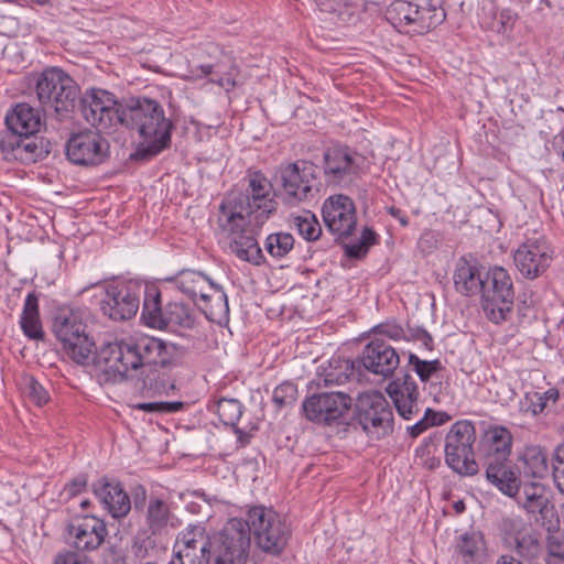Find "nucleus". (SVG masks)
<instances>
[{"label":"nucleus","mask_w":564,"mask_h":564,"mask_svg":"<svg viewBox=\"0 0 564 564\" xmlns=\"http://www.w3.org/2000/svg\"><path fill=\"white\" fill-rule=\"evenodd\" d=\"M417 339L422 341V344L427 348H433V338L432 336L424 329H422L417 336Z\"/></svg>","instance_id":"0e129e2a"},{"label":"nucleus","mask_w":564,"mask_h":564,"mask_svg":"<svg viewBox=\"0 0 564 564\" xmlns=\"http://www.w3.org/2000/svg\"><path fill=\"white\" fill-rule=\"evenodd\" d=\"M390 216H393L399 219L400 224L405 227L409 224L408 218L401 213L400 209L394 207H390Z\"/></svg>","instance_id":"338daca9"},{"label":"nucleus","mask_w":564,"mask_h":564,"mask_svg":"<svg viewBox=\"0 0 564 564\" xmlns=\"http://www.w3.org/2000/svg\"><path fill=\"white\" fill-rule=\"evenodd\" d=\"M553 249L544 235H534L514 251L513 260L519 272L527 279L540 276L551 265Z\"/></svg>","instance_id":"f3484780"},{"label":"nucleus","mask_w":564,"mask_h":564,"mask_svg":"<svg viewBox=\"0 0 564 564\" xmlns=\"http://www.w3.org/2000/svg\"><path fill=\"white\" fill-rule=\"evenodd\" d=\"M170 281L174 283L175 288H177L184 294L188 295L194 301H196L197 296L200 299L202 295L213 284V282L209 281L207 276L194 270L181 271Z\"/></svg>","instance_id":"e433bc0d"},{"label":"nucleus","mask_w":564,"mask_h":564,"mask_svg":"<svg viewBox=\"0 0 564 564\" xmlns=\"http://www.w3.org/2000/svg\"><path fill=\"white\" fill-rule=\"evenodd\" d=\"M484 465L486 466L487 480L506 496L516 498L522 486L509 458L497 460V458L491 457Z\"/></svg>","instance_id":"bb28decb"},{"label":"nucleus","mask_w":564,"mask_h":564,"mask_svg":"<svg viewBox=\"0 0 564 564\" xmlns=\"http://www.w3.org/2000/svg\"><path fill=\"white\" fill-rule=\"evenodd\" d=\"M415 17H417V4L406 0H394L390 3V25L398 32L414 33Z\"/></svg>","instance_id":"f704fd0d"},{"label":"nucleus","mask_w":564,"mask_h":564,"mask_svg":"<svg viewBox=\"0 0 564 564\" xmlns=\"http://www.w3.org/2000/svg\"><path fill=\"white\" fill-rule=\"evenodd\" d=\"M171 506L162 498L151 496L145 512V523L152 534L163 533L169 525L175 527Z\"/></svg>","instance_id":"2f4dec72"},{"label":"nucleus","mask_w":564,"mask_h":564,"mask_svg":"<svg viewBox=\"0 0 564 564\" xmlns=\"http://www.w3.org/2000/svg\"><path fill=\"white\" fill-rule=\"evenodd\" d=\"M199 307L210 321L224 317L229 312L227 295L224 290L214 283L199 299Z\"/></svg>","instance_id":"4c0bfd02"},{"label":"nucleus","mask_w":564,"mask_h":564,"mask_svg":"<svg viewBox=\"0 0 564 564\" xmlns=\"http://www.w3.org/2000/svg\"><path fill=\"white\" fill-rule=\"evenodd\" d=\"M23 391L32 402L40 406L45 404L50 399L47 391L33 377L26 378L24 380Z\"/></svg>","instance_id":"3c124183"},{"label":"nucleus","mask_w":564,"mask_h":564,"mask_svg":"<svg viewBox=\"0 0 564 564\" xmlns=\"http://www.w3.org/2000/svg\"><path fill=\"white\" fill-rule=\"evenodd\" d=\"M15 160L23 163L35 162L41 155V148L31 135H21Z\"/></svg>","instance_id":"de8ad7c7"},{"label":"nucleus","mask_w":564,"mask_h":564,"mask_svg":"<svg viewBox=\"0 0 564 564\" xmlns=\"http://www.w3.org/2000/svg\"><path fill=\"white\" fill-rule=\"evenodd\" d=\"M485 272L484 267L476 259L460 257L455 264L453 274L455 290L465 296L480 294Z\"/></svg>","instance_id":"a878e982"},{"label":"nucleus","mask_w":564,"mask_h":564,"mask_svg":"<svg viewBox=\"0 0 564 564\" xmlns=\"http://www.w3.org/2000/svg\"><path fill=\"white\" fill-rule=\"evenodd\" d=\"M476 427L470 420L456 421L445 436V463L460 476H475L479 466L475 458Z\"/></svg>","instance_id":"0eeeda50"},{"label":"nucleus","mask_w":564,"mask_h":564,"mask_svg":"<svg viewBox=\"0 0 564 564\" xmlns=\"http://www.w3.org/2000/svg\"><path fill=\"white\" fill-rule=\"evenodd\" d=\"M560 393L556 388H550L545 392H528L525 393V412L538 415L544 411L549 401L555 403L558 400Z\"/></svg>","instance_id":"a18cd8bd"},{"label":"nucleus","mask_w":564,"mask_h":564,"mask_svg":"<svg viewBox=\"0 0 564 564\" xmlns=\"http://www.w3.org/2000/svg\"><path fill=\"white\" fill-rule=\"evenodd\" d=\"M189 78L198 79L209 77V82L232 90L237 86V77L240 73L235 56L228 52H221L219 58L213 64H202L197 69H191Z\"/></svg>","instance_id":"4be33fe9"},{"label":"nucleus","mask_w":564,"mask_h":564,"mask_svg":"<svg viewBox=\"0 0 564 564\" xmlns=\"http://www.w3.org/2000/svg\"><path fill=\"white\" fill-rule=\"evenodd\" d=\"M20 323L25 336L36 340L43 339L44 332L40 319L39 299L34 292L29 293L25 299Z\"/></svg>","instance_id":"58836bf2"},{"label":"nucleus","mask_w":564,"mask_h":564,"mask_svg":"<svg viewBox=\"0 0 564 564\" xmlns=\"http://www.w3.org/2000/svg\"><path fill=\"white\" fill-rule=\"evenodd\" d=\"M294 246V238L288 232L271 234L267 237L265 249L274 258H283Z\"/></svg>","instance_id":"49530a36"},{"label":"nucleus","mask_w":564,"mask_h":564,"mask_svg":"<svg viewBox=\"0 0 564 564\" xmlns=\"http://www.w3.org/2000/svg\"><path fill=\"white\" fill-rule=\"evenodd\" d=\"M431 427L443 425L452 420V416L445 411H435L427 408L424 412Z\"/></svg>","instance_id":"052dcab7"},{"label":"nucleus","mask_w":564,"mask_h":564,"mask_svg":"<svg viewBox=\"0 0 564 564\" xmlns=\"http://www.w3.org/2000/svg\"><path fill=\"white\" fill-rule=\"evenodd\" d=\"M67 531L72 544L79 551H94L98 549L107 535L105 522L93 516L75 519L68 525Z\"/></svg>","instance_id":"5701e85b"},{"label":"nucleus","mask_w":564,"mask_h":564,"mask_svg":"<svg viewBox=\"0 0 564 564\" xmlns=\"http://www.w3.org/2000/svg\"><path fill=\"white\" fill-rule=\"evenodd\" d=\"M53 333L62 344L64 352L76 364L86 365L91 359L94 340L87 334V326L74 311H59L53 319Z\"/></svg>","instance_id":"6e6552de"},{"label":"nucleus","mask_w":564,"mask_h":564,"mask_svg":"<svg viewBox=\"0 0 564 564\" xmlns=\"http://www.w3.org/2000/svg\"><path fill=\"white\" fill-rule=\"evenodd\" d=\"M516 500L535 525L545 529L547 532H555L560 529V518L552 501L551 492L541 482L523 484L522 489L516 496Z\"/></svg>","instance_id":"f8f14e48"},{"label":"nucleus","mask_w":564,"mask_h":564,"mask_svg":"<svg viewBox=\"0 0 564 564\" xmlns=\"http://www.w3.org/2000/svg\"><path fill=\"white\" fill-rule=\"evenodd\" d=\"M123 126L137 130L143 139L139 149L141 158H151L166 149L171 143L173 123L164 115L162 106L153 99L138 98L124 106Z\"/></svg>","instance_id":"f03ea898"},{"label":"nucleus","mask_w":564,"mask_h":564,"mask_svg":"<svg viewBox=\"0 0 564 564\" xmlns=\"http://www.w3.org/2000/svg\"><path fill=\"white\" fill-rule=\"evenodd\" d=\"M505 525L512 531L516 551L520 556L528 558L536 555L540 550L539 541L521 519H508Z\"/></svg>","instance_id":"72a5a7b5"},{"label":"nucleus","mask_w":564,"mask_h":564,"mask_svg":"<svg viewBox=\"0 0 564 564\" xmlns=\"http://www.w3.org/2000/svg\"><path fill=\"white\" fill-rule=\"evenodd\" d=\"M213 539L202 523L191 524L178 533L171 564H209Z\"/></svg>","instance_id":"2eb2a0df"},{"label":"nucleus","mask_w":564,"mask_h":564,"mask_svg":"<svg viewBox=\"0 0 564 564\" xmlns=\"http://www.w3.org/2000/svg\"><path fill=\"white\" fill-rule=\"evenodd\" d=\"M109 154V143L101 132L86 129L74 133L66 143V156L83 166H96L105 162Z\"/></svg>","instance_id":"a211bd4d"},{"label":"nucleus","mask_w":564,"mask_h":564,"mask_svg":"<svg viewBox=\"0 0 564 564\" xmlns=\"http://www.w3.org/2000/svg\"><path fill=\"white\" fill-rule=\"evenodd\" d=\"M485 550L484 536L477 531L465 532L459 536L456 544V553L465 564L479 562L484 556Z\"/></svg>","instance_id":"ea45409f"},{"label":"nucleus","mask_w":564,"mask_h":564,"mask_svg":"<svg viewBox=\"0 0 564 564\" xmlns=\"http://www.w3.org/2000/svg\"><path fill=\"white\" fill-rule=\"evenodd\" d=\"M325 174L334 182L348 183L359 172L364 158L348 148L329 149L325 155Z\"/></svg>","instance_id":"b1692460"},{"label":"nucleus","mask_w":564,"mask_h":564,"mask_svg":"<svg viewBox=\"0 0 564 564\" xmlns=\"http://www.w3.org/2000/svg\"><path fill=\"white\" fill-rule=\"evenodd\" d=\"M356 360L360 368L380 377V381H384L388 378V335L376 334L366 345L361 357Z\"/></svg>","instance_id":"cd10ccee"},{"label":"nucleus","mask_w":564,"mask_h":564,"mask_svg":"<svg viewBox=\"0 0 564 564\" xmlns=\"http://www.w3.org/2000/svg\"><path fill=\"white\" fill-rule=\"evenodd\" d=\"M219 420L228 426L235 427L242 415V404L237 399H219L215 404Z\"/></svg>","instance_id":"c03bdc74"},{"label":"nucleus","mask_w":564,"mask_h":564,"mask_svg":"<svg viewBox=\"0 0 564 564\" xmlns=\"http://www.w3.org/2000/svg\"><path fill=\"white\" fill-rule=\"evenodd\" d=\"M229 202L225 206H219L217 214V226L220 232L230 239V251L240 260L260 264L263 261V254L256 238L253 224H250L247 216L238 214L236 203Z\"/></svg>","instance_id":"39448f33"},{"label":"nucleus","mask_w":564,"mask_h":564,"mask_svg":"<svg viewBox=\"0 0 564 564\" xmlns=\"http://www.w3.org/2000/svg\"><path fill=\"white\" fill-rule=\"evenodd\" d=\"M184 406L183 402H142L133 404L132 408L150 413H175L182 410Z\"/></svg>","instance_id":"603ef678"},{"label":"nucleus","mask_w":564,"mask_h":564,"mask_svg":"<svg viewBox=\"0 0 564 564\" xmlns=\"http://www.w3.org/2000/svg\"><path fill=\"white\" fill-rule=\"evenodd\" d=\"M123 108L111 93L104 89H90L79 101L83 118L99 132H109L118 124L123 126Z\"/></svg>","instance_id":"ddd939ff"},{"label":"nucleus","mask_w":564,"mask_h":564,"mask_svg":"<svg viewBox=\"0 0 564 564\" xmlns=\"http://www.w3.org/2000/svg\"><path fill=\"white\" fill-rule=\"evenodd\" d=\"M512 440V434L507 427L500 425L490 426L482 438L485 462H489L491 457L497 458V460L509 458Z\"/></svg>","instance_id":"7c9ffc66"},{"label":"nucleus","mask_w":564,"mask_h":564,"mask_svg":"<svg viewBox=\"0 0 564 564\" xmlns=\"http://www.w3.org/2000/svg\"><path fill=\"white\" fill-rule=\"evenodd\" d=\"M21 135L9 129V131L0 137V151L7 159L15 160V150L19 148Z\"/></svg>","instance_id":"6e6d98bb"},{"label":"nucleus","mask_w":564,"mask_h":564,"mask_svg":"<svg viewBox=\"0 0 564 564\" xmlns=\"http://www.w3.org/2000/svg\"><path fill=\"white\" fill-rule=\"evenodd\" d=\"M215 564H246L249 558L251 535L243 519H229L215 535Z\"/></svg>","instance_id":"9b49d317"},{"label":"nucleus","mask_w":564,"mask_h":564,"mask_svg":"<svg viewBox=\"0 0 564 564\" xmlns=\"http://www.w3.org/2000/svg\"><path fill=\"white\" fill-rule=\"evenodd\" d=\"M376 234L371 229H364L361 239L358 242L346 245V254L359 259L364 257L371 245L375 243Z\"/></svg>","instance_id":"09e8293b"},{"label":"nucleus","mask_w":564,"mask_h":564,"mask_svg":"<svg viewBox=\"0 0 564 564\" xmlns=\"http://www.w3.org/2000/svg\"><path fill=\"white\" fill-rule=\"evenodd\" d=\"M37 100L45 115L57 121L72 118L79 96L74 79L58 67L45 68L35 82Z\"/></svg>","instance_id":"7ed1b4c3"},{"label":"nucleus","mask_w":564,"mask_h":564,"mask_svg":"<svg viewBox=\"0 0 564 564\" xmlns=\"http://www.w3.org/2000/svg\"><path fill=\"white\" fill-rule=\"evenodd\" d=\"M496 564H523V562H521L520 560L516 558L514 556L512 555H501Z\"/></svg>","instance_id":"69168bd1"},{"label":"nucleus","mask_w":564,"mask_h":564,"mask_svg":"<svg viewBox=\"0 0 564 564\" xmlns=\"http://www.w3.org/2000/svg\"><path fill=\"white\" fill-rule=\"evenodd\" d=\"M524 473L534 478H542L549 471L547 456L539 446L525 448L523 454Z\"/></svg>","instance_id":"79ce46f5"},{"label":"nucleus","mask_w":564,"mask_h":564,"mask_svg":"<svg viewBox=\"0 0 564 564\" xmlns=\"http://www.w3.org/2000/svg\"><path fill=\"white\" fill-rule=\"evenodd\" d=\"M297 395V388L292 382H283L273 391L272 400L278 408L291 405Z\"/></svg>","instance_id":"8fccbe9b"},{"label":"nucleus","mask_w":564,"mask_h":564,"mask_svg":"<svg viewBox=\"0 0 564 564\" xmlns=\"http://www.w3.org/2000/svg\"><path fill=\"white\" fill-rule=\"evenodd\" d=\"M351 403L352 399L344 392H323L306 398L302 408L307 420L332 425L344 421Z\"/></svg>","instance_id":"dca6fc26"},{"label":"nucleus","mask_w":564,"mask_h":564,"mask_svg":"<svg viewBox=\"0 0 564 564\" xmlns=\"http://www.w3.org/2000/svg\"><path fill=\"white\" fill-rule=\"evenodd\" d=\"M53 564H93L84 554L75 551H63L57 553Z\"/></svg>","instance_id":"4d7b16f0"},{"label":"nucleus","mask_w":564,"mask_h":564,"mask_svg":"<svg viewBox=\"0 0 564 564\" xmlns=\"http://www.w3.org/2000/svg\"><path fill=\"white\" fill-rule=\"evenodd\" d=\"M316 165L299 160L281 165L278 170L282 193L290 204H299L314 196L317 188Z\"/></svg>","instance_id":"4468645a"},{"label":"nucleus","mask_w":564,"mask_h":564,"mask_svg":"<svg viewBox=\"0 0 564 564\" xmlns=\"http://www.w3.org/2000/svg\"><path fill=\"white\" fill-rule=\"evenodd\" d=\"M362 376L357 360L333 358L329 368L325 372L324 381L326 386H340L352 380L360 382Z\"/></svg>","instance_id":"473e14b6"},{"label":"nucleus","mask_w":564,"mask_h":564,"mask_svg":"<svg viewBox=\"0 0 564 564\" xmlns=\"http://www.w3.org/2000/svg\"><path fill=\"white\" fill-rule=\"evenodd\" d=\"M387 401L379 391L359 393L356 402V411L359 423L366 432L383 429L387 412Z\"/></svg>","instance_id":"393cba45"},{"label":"nucleus","mask_w":564,"mask_h":564,"mask_svg":"<svg viewBox=\"0 0 564 564\" xmlns=\"http://www.w3.org/2000/svg\"><path fill=\"white\" fill-rule=\"evenodd\" d=\"M139 288L120 282L106 288L100 310L110 319L121 322L132 318L139 310Z\"/></svg>","instance_id":"6ab92c4d"},{"label":"nucleus","mask_w":564,"mask_h":564,"mask_svg":"<svg viewBox=\"0 0 564 564\" xmlns=\"http://www.w3.org/2000/svg\"><path fill=\"white\" fill-rule=\"evenodd\" d=\"M417 397V386L410 373L390 371V399L402 419L412 420L420 412Z\"/></svg>","instance_id":"412c9836"},{"label":"nucleus","mask_w":564,"mask_h":564,"mask_svg":"<svg viewBox=\"0 0 564 564\" xmlns=\"http://www.w3.org/2000/svg\"><path fill=\"white\" fill-rule=\"evenodd\" d=\"M547 550L550 555L564 560V536L552 535L547 541Z\"/></svg>","instance_id":"680f3d73"},{"label":"nucleus","mask_w":564,"mask_h":564,"mask_svg":"<svg viewBox=\"0 0 564 564\" xmlns=\"http://www.w3.org/2000/svg\"><path fill=\"white\" fill-rule=\"evenodd\" d=\"M142 318L151 327L175 333L192 329L196 323L193 308L182 302H170L162 308L161 293L155 289L145 293Z\"/></svg>","instance_id":"9d476101"},{"label":"nucleus","mask_w":564,"mask_h":564,"mask_svg":"<svg viewBox=\"0 0 564 564\" xmlns=\"http://www.w3.org/2000/svg\"><path fill=\"white\" fill-rule=\"evenodd\" d=\"M292 227L306 240H316L322 234V228L315 215L308 210L301 215L293 216L291 219Z\"/></svg>","instance_id":"37998d69"},{"label":"nucleus","mask_w":564,"mask_h":564,"mask_svg":"<svg viewBox=\"0 0 564 564\" xmlns=\"http://www.w3.org/2000/svg\"><path fill=\"white\" fill-rule=\"evenodd\" d=\"M409 364L413 366L422 381H427L432 377L433 373L426 366V360H421L417 356L410 354Z\"/></svg>","instance_id":"bf43d9fd"},{"label":"nucleus","mask_w":564,"mask_h":564,"mask_svg":"<svg viewBox=\"0 0 564 564\" xmlns=\"http://www.w3.org/2000/svg\"><path fill=\"white\" fill-rule=\"evenodd\" d=\"M552 474L556 488L564 495V443L558 445L554 451Z\"/></svg>","instance_id":"864d4df0"},{"label":"nucleus","mask_w":564,"mask_h":564,"mask_svg":"<svg viewBox=\"0 0 564 564\" xmlns=\"http://www.w3.org/2000/svg\"><path fill=\"white\" fill-rule=\"evenodd\" d=\"M431 425L425 415L417 420L413 425L406 426V432L412 438H416L423 434Z\"/></svg>","instance_id":"e2e57ef3"},{"label":"nucleus","mask_w":564,"mask_h":564,"mask_svg":"<svg viewBox=\"0 0 564 564\" xmlns=\"http://www.w3.org/2000/svg\"><path fill=\"white\" fill-rule=\"evenodd\" d=\"M322 214L326 227L339 238L350 236L356 228V208L348 196H330L325 200Z\"/></svg>","instance_id":"aec40b11"},{"label":"nucleus","mask_w":564,"mask_h":564,"mask_svg":"<svg viewBox=\"0 0 564 564\" xmlns=\"http://www.w3.org/2000/svg\"><path fill=\"white\" fill-rule=\"evenodd\" d=\"M556 151L562 156L564 161V134H562L558 139L555 141Z\"/></svg>","instance_id":"774afa93"},{"label":"nucleus","mask_w":564,"mask_h":564,"mask_svg":"<svg viewBox=\"0 0 564 564\" xmlns=\"http://www.w3.org/2000/svg\"><path fill=\"white\" fill-rule=\"evenodd\" d=\"M415 18L414 33L424 34L442 24L446 19V12L440 3L430 0L426 7L417 6V17Z\"/></svg>","instance_id":"a19ab883"},{"label":"nucleus","mask_w":564,"mask_h":564,"mask_svg":"<svg viewBox=\"0 0 564 564\" xmlns=\"http://www.w3.org/2000/svg\"><path fill=\"white\" fill-rule=\"evenodd\" d=\"M174 355V345L160 338L140 336L104 345L96 351L94 365L105 382H120L130 371L141 367L172 365Z\"/></svg>","instance_id":"f257e3e1"},{"label":"nucleus","mask_w":564,"mask_h":564,"mask_svg":"<svg viewBox=\"0 0 564 564\" xmlns=\"http://www.w3.org/2000/svg\"><path fill=\"white\" fill-rule=\"evenodd\" d=\"M481 306L489 321L500 324L512 312L514 290L509 272L502 267H495L485 272L480 291Z\"/></svg>","instance_id":"1a4fd4ad"},{"label":"nucleus","mask_w":564,"mask_h":564,"mask_svg":"<svg viewBox=\"0 0 564 564\" xmlns=\"http://www.w3.org/2000/svg\"><path fill=\"white\" fill-rule=\"evenodd\" d=\"M442 243V235L435 230H424L417 240V248L422 254L429 256L436 251Z\"/></svg>","instance_id":"5fc2aeb1"},{"label":"nucleus","mask_w":564,"mask_h":564,"mask_svg":"<svg viewBox=\"0 0 564 564\" xmlns=\"http://www.w3.org/2000/svg\"><path fill=\"white\" fill-rule=\"evenodd\" d=\"M8 128L22 135L35 134L42 124L39 110L29 104H18L13 110L6 116Z\"/></svg>","instance_id":"c756f323"},{"label":"nucleus","mask_w":564,"mask_h":564,"mask_svg":"<svg viewBox=\"0 0 564 564\" xmlns=\"http://www.w3.org/2000/svg\"><path fill=\"white\" fill-rule=\"evenodd\" d=\"M246 522L253 532L257 546L271 555H279L285 549L291 530L285 519L271 508L250 507Z\"/></svg>","instance_id":"423d86ee"},{"label":"nucleus","mask_w":564,"mask_h":564,"mask_svg":"<svg viewBox=\"0 0 564 564\" xmlns=\"http://www.w3.org/2000/svg\"><path fill=\"white\" fill-rule=\"evenodd\" d=\"M246 192L232 191L219 206L236 203L238 214L247 216L250 224L261 227L276 210L278 203L273 196L271 182L261 172H248Z\"/></svg>","instance_id":"20e7f679"},{"label":"nucleus","mask_w":564,"mask_h":564,"mask_svg":"<svg viewBox=\"0 0 564 564\" xmlns=\"http://www.w3.org/2000/svg\"><path fill=\"white\" fill-rule=\"evenodd\" d=\"M86 486L87 478L86 476L80 475L65 485L63 494L66 495L68 498H72L83 492Z\"/></svg>","instance_id":"13d9d810"},{"label":"nucleus","mask_w":564,"mask_h":564,"mask_svg":"<svg viewBox=\"0 0 564 564\" xmlns=\"http://www.w3.org/2000/svg\"><path fill=\"white\" fill-rule=\"evenodd\" d=\"M441 442L442 434L438 432L425 437L415 449V464L429 471L440 468L442 465L441 457L438 456Z\"/></svg>","instance_id":"c9c22d12"},{"label":"nucleus","mask_w":564,"mask_h":564,"mask_svg":"<svg viewBox=\"0 0 564 564\" xmlns=\"http://www.w3.org/2000/svg\"><path fill=\"white\" fill-rule=\"evenodd\" d=\"M94 492L113 518H122L131 509L130 498L119 482L98 480L94 484Z\"/></svg>","instance_id":"c85d7f7f"}]
</instances>
